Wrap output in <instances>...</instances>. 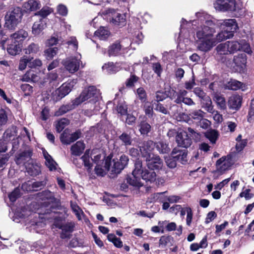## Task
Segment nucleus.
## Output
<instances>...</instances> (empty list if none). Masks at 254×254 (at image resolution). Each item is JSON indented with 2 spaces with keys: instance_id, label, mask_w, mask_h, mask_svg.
Returning <instances> with one entry per match:
<instances>
[{
  "instance_id": "obj_1",
  "label": "nucleus",
  "mask_w": 254,
  "mask_h": 254,
  "mask_svg": "<svg viewBox=\"0 0 254 254\" xmlns=\"http://www.w3.org/2000/svg\"><path fill=\"white\" fill-rule=\"evenodd\" d=\"M213 26L212 21L207 20L203 25L197 28L196 32L197 48L202 52H208L215 46L213 35L215 30Z\"/></svg>"
},
{
  "instance_id": "obj_2",
  "label": "nucleus",
  "mask_w": 254,
  "mask_h": 254,
  "mask_svg": "<svg viewBox=\"0 0 254 254\" xmlns=\"http://www.w3.org/2000/svg\"><path fill=\"white\" fill-rule=\"evenodd\" d=\"M156 178V173L151 170L143 169L142 161L139 160H136L134 163V168L132 172V177L127 178V183L131 186L139 188L143 185L141 179L146 182H153Z\"/></svg>"
},
{
  "instance_id": "obj_3",
  "label": "nucleus",
  "mask_w": 254,
  "mask_h": 254,
  "mask_svg": "<svg viewBox=\"0 0 254 254\" xmlns=\"http://www.w3.org/2000/svg\"><path fill=\"white\" fill-rule=\"evenodd\" d=\"M128 160V157L124 154L122 155L119 159H107L104 166L105 169L98 164L95 168V172L97 175L103 177L106 175V171H108L109 172L110 177L114 178L127 165Z\"/></svg>"
},
{
  "instance_id": "obj_4",
  "label": "nucleus",
  "mask_w": 254,
  "mask_h": 254,
  "mask_svg": "<svg viewBox=\"0 0 254 254\" xmlns=\"http://www.w3.org/2000/svg\"><path fill=\"white\" fill-rule=\"evenodd\" d=\"M99 95L100 91L95 86H90L85 88L78 97L73 100V108L85 101H88V102L92 105H97Z\"/></svg>"
},
{
  "instance_id": "obj_5",
  "label": "nucleus",
  "mask_w": 254,
  "mask_h": 254,
  "mask_svg": "<svg viewBox=\"0 0 254 254\" xmlns=\"http://www.w3.org/2000/svg\"><path fill=\"white\" fill-rule=\"evenodd\" d=\"M23 16L20 7H16L5 16V26L9 29H14L21 22Z\"/></svg>"
},
{
  "instance_id": "obj_6",
  "label": "nucleus",
  "mask_w": 254,
  "mask_h": 254,
  "mask_svg": "<svg viewBox=\"0 0 254 254\" xmlns=\"http://www.w3.org/2000/svg\"><path fill=\"white\" fill-rule=\"evenodd\" d=\"M241 48V45L238 42L231 41L219 44L215 50L216 54L221 56L233 54Z\"/></svg>"
},
{
  "instance_id": "obj_7",
  "label": "nucleus",
  "mask_w": 254,
  "mask_h": 254,
  "mask_svg": "<svg viewBox=\"0 0 254 254\" xmlns=\"http://www.w3.org/2000/svg\"><path fill=\"white\" fill-rule=\"evenodd\" d=\"M217 10L234 11L239 9L235 0H217L213 4Z\"/></svg>"
},
{
  "instance_id": "obj_8",
  "label": "nucleus",
  "mask_w": 254,
  "mask_h": 254,
  "mask_svg": "<svg viewBox=\"0 0 254 254\" xmlns=\"http://www.w3.org/2000/svg\"><path fill=\"white\" fill-rule=\"evenodd\" d=\"M81 55L76 57H72L67 58L63 61V64L65 68L71 73H73L78 71L81 62L80 61Z\"/></svg>"
},
{
  "instance_id": "obj_9",
  "label": "nucleus",
  "mask_w": 254,
  "mask_h": 254,
  "mask_svg": "<svg viewBox=\"0 0 254 254\" xmlns=\"http://www.w3.org/2000/svg\"><path fill=\"white\" fill-rule=\"evenodd\" d=\"M33 154V150L28 147L18 154L15 157V162L17 165H28L32 162L31 157Z\"/></svg>"
},
{
  "instance_id": "obj_10",
  "label": "nucleus",
  "mask_w": 254,
  "mask_h": 254,
  "mask_svg": "<svg viewBox=\"0 0 254 254\" xmlns=\"http://www.w3.org/2000/svg\"><path fill=\"white\" fill-rule=\"evenodd\" d=\"M217 25L220 28L234 34L238 29V25L235 19H221L217 21Z\"/></svg>"
},
{
  "instance_id": "obj_11",
  "label": "nucleus",
  "mask_w": 254,
  "mask_h": 254,
  "mask_svg": "<svg viewBox=\"0 0 254 254\" xmlns=\"http://www.w3.org/2000/svg\"><path fill=\"white\" fill-rule=\"evenodd\" d=\"M107 14L110 20L115 25L123 26L126 24L125 15L119 13L112 9H108Z\"/></svg>"
},
{
  "instance_id": "obj_12",
  "label": "nucleus",
  "mask_w": 254,
  "mask_h": 254,
  "mask_svg": "<svg viewBox=\"0 0 254 254\" xmlns=\"http://www.w3.org/2000/svg\"><path fill=\"white\" fill-rule=\"evenodd\" d=\"M146 165L151 170H159L163 166V161L158 155L152 154L146 157Z\"/></svg>"
},
{
  "instance_id": "obj_13",
  "label": "nucleus",
  "mask_w": 254,
  "mask_h": 254,
  "mask_svg": "<svg viewBox=\"0 0 254 254\" xmlns=\"http://www.w3.org/2000/svg\"><path fill=\"white\" fill-rule=\"evenodd\" d=\"M247 56L245 54H240L234 57L233 67L238 72H244L246 66Z\"/></svg>"
},
{
  "instance_id": "obj_14",
  "label": "nucleus",
  "mask_w": 254,
  "mask_h": 254,
  "mask_svg": "<svg viewBox=\"0 0 254 254\" xmlns=\"http://www.w3.org/2000/svg\"><path fill=\"white\" fill-rule=\"evenodd\" d=\"M176 141L178 146L187 148L191 144V139L188 136L187 132L182 131L178 132L176 136Z\"/></svg>"
},
{
  "instance_id": "obj_15",
  "label": "nucleus",
  "mask_w": 254,
  "mask_h": 254,
  "mask_svg": "<svg viewBox=\"0 0 254 254\" xmlns=\"http://www.w3.org/2000/svg\"><path fill=\"white\" fill-rule=\"evenodd\" d=\"M242 97L238 94H233L228 100V105L230 109L238 111L242 105Z\"/></svg>"
},
{
  "instance_id": "obj_16",
  "label": "nucleus",
  "mask_w": 254,
  "mask_h": 254,
  "mask_svg": "<svg viewBox=\"0 0 254 254\" xmlns=\"http://www.w3.org/2000/svg\"><path fill=\"white\" fill-rule=\"evenodd\" d=\"M154 146L155 144L151 140L144 141L141 143L139 147L142 156L147 157L151 155L150 153L154 149Z\"/></svg>"
},
{
  "instance_id": "obj_17",
  "label": "nucleus",
  "mask_w": 254,
  "mask_h": 254,
  "mask_svg": "<svg viewBox=\"0 0 254 254\" xmlns=\"http://www.w3.org/2000/svg\"><path fill=\"white\" fill-rule=\"evenodd\" d=\"M172 155L175 158H176L177 161L182 164H184L187 162V152L186 149L180 150L175 148L173 150Z\"/></svg>"
},
{
  "instance_id": "obj_18",
  "label": "nucleus",
  "mask_w": 254,
  "mask_h": 254,
  "mask_svg": "<svg viewBox=\"0 0 254 254\" xmlns=\"http://www.w3.org/2000/svg\"><path fill=\"white\" fill-rule=\"evenodd\" d=\"M71 85L70 83L63 84L60 88L55 91V95H57V100H59L64 97L71 91Z\"/></svg>"
},
{
  "instance_id": "obj_19",
  "label": "nucleus",
  "mask_w": 254,
  "mask_h": 254,
  "mask_svg": "<svg viewBox=\"0 0 254 254\" xmlns=\"http://www.w3.org/2000/svg\"><path fill=\"white\" fill-rule=\"evenodd\" d=\"M216 165L217 171L223 173L230 167L231 164L229 159H227L225 157H222L217 161Z\"/></svg>"
},
{
  "instance_id": "obj_20",
  "label": "nucleus",
  "mask_w": 254,
  "mask_h": 254,
  "mask_svg": "<svg viewBox=\"0 0 254 254\" xmlns=\"http://www.w3.org/2000/svg\"><path fill=\"white\" fill-rule=\"evenodd\" d=\"M126 48L123 45V43L121 44L120 43L116 42L109 46L108 54L109 57L117 56L120 54L122 49Z\"/></svg>"
},
{
  "instance_id": "obj_21",
  "label": "nucleus",
  "mask_w": 254,
  "mask_h": 254,
  "mask_svg": "<svg viewBox=\"0 0 254 254\" xmlns=\"http://www.w3.org/2000/svg\"><path fill=\"white\" fill-rule=\"evenodd\" d=\"M28 36V33L25 31L21 30L17 32L11 34L10 36V40L12 42L18 43L21 44V42L23 41Z\"/></svg>"
},
{
  "instance_id": "obj_22",
  "label": "nucleus",
  "mask_w": 254,
  "mask_h": 254,
  "mask_svg": "<svg viewBox=\"0 0 254 254\" xmlns=\"http://www.w3.org/2000/svg\"><path fill=\"white\" fill-rule=\"evenodd\" d=\"M41 3L36 0H29L24 2L23 7L26 11H35L41 7Z\"/></svg>"
},
{
  "instance_id": "obj_23",
  "label": "nucleus",
  "mask_w": 254,
  "mask_h": 254,
  "mask_svg": "<svg viewBox=\"0 0 254 254\" xmlns=\"http://www.w3.org/2000/svg\"><path fill=\"white\" fill-rule=\"evenodd\" d=\"M234 36L233 34H231V32H228L222 29V30L218 33L215 37L213 36V40L215 42V46L219 42L230 39Z\"/></svg>"
},
{
  "instance_id": "obj_24",
  "label": "nucleus",
  "mask_w": 254,
  "mask_h": 254,
  "mask_svg": "<svg viewBox=\"0 0 254 254\" xmlns=\"http://www.w3.org/2000/svg\"><path fill=\"white\" fill-rule=\"evenodd\" d=\"M85 148V145L81 141H78L71 147V154L75 156L81 155Z\"/></svg>"
},
{
  "instance_id": "obj_25",
  "label": "nucleus",
  "mask_w": 254,
  "mask_h": 254,
  "mask_svg": "<svg viewBox=\"0 0 254 254\" xmlns=\"http://www.w3.org/2000/svg\"><path fill=\"white\" fill-rule=\"evenodd\" d=\"M46 27V22L43 18L34 22L32 27V33L34 35L39 34Z\"/></svg>"
},
{
  "instance_id": "obj_26",
  "label": "nucleus",
  "mask_w": 254,
  "mask_h": 254,
  "mask_svg": "<svg viewBox=\"0 0 254 254\" xmlns=\"http://www.w3.org/2000/svg\"><path fill=\"white\" fill-rule=\"evenodd\" d=\"M213 100L216 103L219 109L225 110L227 109L226 100L222 95L215 94L213 97Z\"/></svg>"
},
{
  "instance_id": "obj_27",
  "label": "nucleus",
  "mask_w": 254,
  "mask_h": 254,
  "mask_svg": "<svg viewBox=\"0 0 254 254\" xmlns=\"http://www.w3.org/2000/svg\"><path fill=\"white\" fill-rule=\"evenodd\" d=\"M43 153L46 160L45 164L46 166L50 171L55 170L56 169L57 165L56 162L53 159L51 156L49 155L46 151L44 150L43 151Z\"/></svg>"
},
{
  "instance_id": "obj_28",
  "label": "nucleus",
  "mask_w": 254,
  "mask_h": 254,
  "mask_svg": "<svg viewBox=\"0 0 254 254\" xmlns=\"http://www.w3.org/2000/svg\"><path fill=\"white\" fill-rule=\"evenodd\" d=\"M21 50V44L18 43L12 42L8 45L7 48V52L11 55H16L18 54Z\"/></svg>"
},
{
  "instance_id": "obj_29",
  "label": "nucleus",
  "mask_w": 254,
  "mask_h": 254,
  "mask_svg": "<svg viewBox=\"0 0 254 254\" xmlns=\"http://www.w3.org/2000/svg\"><path fill=\"white\" fill-rule=\"evenodd\" d=\"M202 107L209 113H214L215 111L212 105L211 99L209 96H206L203 99Z\"/></svg>"
},
{
  "instance_id": "obj_30",
  "label": "nucleus",
  "mask_w": 254,
  "mask_h": 254,
  "mask_svg": "<svg viewBox=\"0 0 254 254\" xmlns=\"http://www.w3.org/2000/svg\"><path fill=\"white\" fill-rule=\"evenodd\" d=\"M26 168L31 175L36 176L40 172V166L38 164L34 163L33 162L28 165H26Z\"/></svg>"
},
{
  "instance_id": "obj_31",
  "label": "nucleus",
  "mask_w": 254,
  "mask_h": 254,
  "mask_svg": "<svg viewBox=\"0 0 254 254\" xmlns=\"http://www.w3.org/2000/svg\"><path fill=\"white\" fill-rule=\"evenodd\" d=\"M155 146L160 153H168L170 151L168 144L163 141L156 142Z\"/></svg>"
},
{
  "instance_id": "obj_32",
  "label": "nucleus",
  "mask_w": 254,
  "mask_h": 254,
  "mask_svg": "<svg viewBox=\"0 0 254 254\" xmlns=\"http://www.w3.org/2000/svg\"><path fill=\"white\" fill-rule=\"evenodd\" d=\"M95 34L100 40H105L108 37L109 32L106 28L102 27L97 30Z\"/></svg>"
},
{
  "instance_id": "obj_33",
  "label": "nucleus",
  "mask_w": 254,
  "mask_h": 254,
  "mask_svg": "<svg viewBox=\"0 0 254 254\" xmlns=\"http://www.w3.org/2000/svg\"><path fill=\"white\" fill-rule=\"evenodd\" d=\"M119 139L122 141V144L126 146L131 145L132 140L129 134L123 132L119 137Z\"/></svg>"
},
{
  "instance_id": "obj_34",
  "label": "nucleus",
  "mask_w": 254,
  "mask_h": 254,
  "mask_svg": "<svg viewBox=\"0 0 254 254\" xmlns=\"http://www.w3.org/2000/svg\"><path fill=\"white\" fill-rule=\"evenodd\" d=\"M205 136L212 143H215L218 136V132L214 129H211L206 131Z\"/></svg>"
},
{
  "instance_id": "obj_35",
  "label": "nucleus",
  "mask_w": 254,
  "mask_h": 254,
  "mask_svg": "<svg viewBox=\"0 0 254 254\" xmlns=\"http://www.w3.org/2000/svg\"><path fill=\"white\" fill-rule=\"evenodd\" d=\"M40 48L38 44L32 43L29 45L24 51L26 54H36L39 51Z\"/></svg>"
},
{
  "instance_id": "obj_36",
  "label": "nucleus",
  "mask_w": 254,
  "mask_h": 254,
  "mask_svg": "<svg viewBox=\"0 0 254 254\" xmlns=\"http://www.w3.org/2000/svg\"><path fill=\"white\" fill-rule=\"evenodd\" d=\"M242 82L236 80L231 79L226 84V88L233 90H236L241 87Z\"/></svg>"
},
{
  "instance_id": "obj_37",
  "label": "nucleus",
  "mask_w": 254,
  "mask_h": 254,
  "mask_svg": "<svg viewBox=\"0 0 254 254\" xmlns=\"http://www.w3.org/2000/svg\"><path fill=\"white\" fill-rule=\"evenodd\" d=\"M17 130L16 127L14 126H12L9 127L8 129L6 130V131L3 133V137L5 139L8 140L10 139L11 137L14 136L16 135Z\"/></svg>"
},
{
  "instance_id": "obj_38",
  "label": "nucleus",
  "mask_w": 254,
  "mask_h": 254,
  "mask_svg": "<svg viewBox=\"0 0 254 254\" xmlns=\"http://www.w3.org/2000/svg\"><path fill=\"white\" fill-rule=\"evenodd\" d=\"M56 226L59 228L60 229H61L64 232H68L70 233L73 231L75 224L73 222H70L63 225H57Z\"/></svg>"
},
{
  "instance_id": "obj_39",
  "label": "nucleus",
  "mask_w": 254,
  "mask_h": 254,
  "mask_svg": "<svg viewBox=\"0 0 254 254\" xmlns=\"http://www.w3.org/2000/svg\"><path fill=\"white\" fill-rule=\"evenodd\" d=\"M61 142L65 144H69L71 143V137L70 134L68 130L65 129L61 135Z\"/></svg>"
},
{
  "instance_id": "obj_40",
  "label": "nucleus",
  "mask_w": 254,
  "mask_h": 254,
  "mask_svg": "<svg viewBox=\"0 0 254 254\" xmlns=\"http://www.w3.org/2000/svg\"><path fill=\"white\" fill-rule=\"evenodd\" d=\"M205 113L201 110H194L191 112L190 115L194 120L200 121L204 117Z\"/></svg>"
},
{
  "instance_id": "obj_41",
  "label": "nucleus",
  "mask_w": 254,
  "mask_h": 254,
  "mask_svg": "<svg viewBox=\"0 0 254 254\" xmlns=\"http://www.w3.org/2000/svg\"><path fill=\"white\" fill-rule=\"evenodd\" d=\"M58 49L57 47L49 48L45 51L46 58L48 60L52 59L58 53Z\"/></svg>"
},
{
  "instance_id": "obj_42",
  "label": "nucleus",
  "mask_w": 254,
  "mask_h": 254,
  "mask_svg": "<svg viewBox=\"0 0 254 254\" xmlns=\"http://www.w3.org/2000/svg\"><path fill=\"white\" fill-rule=\"evenodd\" d=\"M70 205L73 212L75 213L78 219L81 220L83 215L82 210L76 203L71 202Z\"/></svg>"
},
{
  "instance_id": "obj_43",
  "label": "nucleus",
  "mask_w": 254,
  "mask_h": 254,
  "mask_svg": "<svg viewBox=\"0 0 254 254\" xmlns=\"http://www.w3.org/2000/svg\"><path fill=\"white\" fill-rule=\"evenodd\" d=\"M68 120L63 118L60 120L56 125V128L57 131L60 132L66 126L68 125Z\"/></svg>"
},
{
  "instance_id": "obj_44",
  "label": "nucleus",
  "mask_w": 254,
  "mask_h": 254,
  "mask_svg": "<svg viewBox=\"0 0 254 254\" xmlns=\"http://www.w3.org/2000/svg\"><path fill=\"white\" fill-rule=\"evenodd\" d=\"M151 129L150 125L147 123L141 122L140 124L139 131L141 134H147Z\"/></svg>"
},
{
  "instance_id": "obj_45",
  "label": "nucleus",
  "mask_w": 254,
  "mask_h": 254,
  "mask_svg": "<svg viewBox=\"0 0 254 254\" xmlns=\"http://www.w3.org/2000/svg\"><path fill=\"white\" fill-rule=\"evenodd\" d=\"M165 161L167 165L170 168H174L177 165V159L172 155L165 158Z\"/></svg>"
},
{
  "instance_id": "obj_46",
  "label": "nucleus",
  "mask_w": 254,
  "mask_h": 254,
  "mask_svg": "<svg viewBox=\"0 0 254 254\" xmlns=\"http://www.w3.org/2000/svg\"><path fill=\"white\" fill-rule=\"evenodd\" d=\"M30 63V58L23 57L19 61V69L21 70H24L26 67L27 65L29 66Z\"/></svg>"
},
{
  "instance_id": "obj_47",
  "label": "nucleus",
  "mask_w": 254,
  "mask_h": 254,
  "mask_svg": "<svg viewBox=\"0 0 254 254\" xmlns=\"http://www.w3.org/2000/svg\"><path fill=\"white\" fill-rule=\"evenodd\" d=\"M144 111L145 114L149 117H151L152 116L153 113V107L150 102H146L144 103Z\"/></svg>"
},
{
  "instance_id": "obj_48",
  "label": "nucleus",
  "mask_w": 254,
  "mask_h": 254,
  "mask_svg": "<svg viewBox=\"0 0 254 254\" xmlns=\"http://www.w3.org/2000/svg\"><path fill=\"white\" fill-rule=\"evenodd\" d=\"M81 159L84 163V166L88 171L90 170L91 169L92 165L90 162V157L86 152L82 156Z\"/></svg>"
},
{
  "instance_id": "obj_49",
  "label": "nucleus",
  "mask_w": 254,
  "mask_h": 254,
  "mask_svg": "<svg viewBox=\"0 0 254 254\" xmlns=\"http://www.w3.org/2000/svg\"><path fill=\"white\" fill-rule=\"evenodd\" d=\"M166 191L163 192H158L155 193L151 194L148 198L147 200V202L149 203H152L155 201H158L159 197H160V195H162L164 193H166Z\"/></svg>"
},
{
  "instance_id": "obj_50",
  "label": "nucleus",
  "mask_w": 254,
  "mask_h": 254,
  "mask_svg": "<svg viewBox=\"0 0 254 254\" xmlns=\"http://www.w3.org/2000/svg\"><path fill=\"white\" fill-rule=\"evenodd\" d=\"M20 190L18 188H16L10 194H9L8 196L10 200L14 202L20 196Z\"/></svg>"
},
{
  "instance_id": "obj_51",
  "label": "nucleus",
  "mask_w": 254,
  "mask_h": 254,
  "mask_svg": "<svg viewBox=\"0 0 254 254\" xmlns=\"http://www.w3.org/2000/svg\"><path fill=\"white\" fill-rule=\"evenodd\" d=\"M72 108L69 105L63 106L55 113V115L57 116H61L71 110Z\"/></svg>"
},
{
  "instance_id": "obj_52",
  "label": "nucleus",
  "mask_w": 254,
  "mask_h": 254,
  "mask_svg": "<svg viewBox=\"0 0 254 254\" xmlns=\"http://www.w3.org/2000/svg\"><path fill=\"white\" fill-rule=\"evenodd\" d=\"M155 106V110L156 111L159 112L165 115L169 113L167 109L162 104L160 103H157Z\"/></svg>"
},
{
  "instance_id": "obj_53",
  "label": "nucleus",
  "mask_w": 254,
  "mask_h": 254,
  "mask_svg": "<svg viewBox=\"0 0 254 254\" xmlns=\"http://www.w3.org/2000/svg\"><path fill=\"white\" fill-rule=\"evenodd\" d=\"M210 125V122L207 119L203 118L198 122L197 125L199 126L200 127L206 129Z\"/></svg>"
},
{
  "instance_id": "obj_54",
  "label": "nucleus",
  "mask_w": 254,
  "mask_h": 254,
  "mask_svg": "<svg viewBox=\"0 0 254 254\" xmlns=\"http://www.w3.org/2000/svg\"><path fill=\"white\" fill-rule=\"evenodd\" d=\"M42 64V61L38 59L32 60V59L30 58V63L29 64V67L30 68H35L37 66H40Z\"/></svg>"
},
{
  "instance_id": "obj_55",
  "label": "nucleus",
  "mask_w": 254,
  "mask_h": 254,
  "mask_svg": "<svg viewBox=\"0 0 254 254\" xmlns=\"http://www.w3.org/2000/svg\"><path fill=\"white\" fill-rule=\"evenodd\" d=\"M187 210V218H186V223L187 225L188 226H190L192 218V212L191 209L190 207H186Z\"/></svg>"
},
{
  "instance_id": "obj_56",
  "label": "nucleus",
  "mask_w": 254,
  "mask_h": 254,
  "mask_svg": "<svg viewBox=\"0 0 254 254\" xmlns=\"http://www.w3.org/2000/svg\"><path fill=\"white\" fill-rule=\"evenodd\" d=\"M127 105L123 104H119L117 108L118 113L121 115H126L127 114Z\"/></svg>"
},
{
  "instance_id": "obj_57",
  "label": "nucleus",
  "mask_w": 254,
  "mask_h": 254,
  "mask_svg": "<svg viewBox=\"0 0 254 254\" xmlns=\"http://www.w3.org/2000/svg\"><path fill=\"white\" fill-rule=\"evenodd\" d=\"M193 92L197 97L201 99L206 96L205 93L199 87L195 88Z\"/></svg>"
},
{
  "instance_id": "obj_58",
  "label": "nucleus",
  "mask_w": 254,
  "mask_h": 254,
  "mask_svg": "<svg viewBox=\"0 0 254 254\" xmlns=\"http://www.w3.org/2000/svg\"><path fill=\"white\" fill-rule=\"evenodd\" d=\"M7 121V118L4 111H0V127L4 125Z\"/></svg>"
},
{
  "instance_id": "obj_59",
  "label": "nucleus",
  "mask_w": 254,
  "mask_h": 254,
  "mask_svg": "<svg viewBox=\"0 0 254 254\" xmlns=\"http://www.w3.org/2000/svg\"><path fill=\"white\" fill-rule=\"evenodd\" d=\"M167 97V96L165 93L161 91H157L155 95V100L157 103H159L160 101H162L163 100L165 99Z\"/></svg>"
},
{
  "instance_id": "obj_60",
  "label": "nucleus",
  "mask_w": 254,
  "mask_h": 254,
  "mask_svg": "<svg viewBox=\"0 0 254 254\" xmlns=\"http://www.w3.org/2000/svg\"><path fill=\"white\" fill-rule=\"evenodd\" d=\"M152 69L158 75V76H160L162 69L161 68V64L159 63H155L153 64Z\"/></svg>"
},
{
  "instance_id": "obj_61",
  "label": "nucleus",
  "mask_w": 254,
  "mask_h": 254,
  "mask_svg": "<svg viewBox=\"0 0 254 254\" xmlns=\"http://www.w3.org/2000/svg\"><path fill=\"white\" fill-rule=\"evenodd\" d=\"M251 190L247 189L245 191L242 192L240 194V196L241 197H244L246 199L249 200L254 196V194L250 193Z\"/></svg>"
},
{
  "instance_id": "obj_62",
  "label": "nucleus",
  "mask_w": 254,
  "mask_h": 254,
  "mask_svg": "<svg viewBox=\"0 0 254 254\" xmlns=\"http://www.w3.org/2000/svg\"><path fill=\"white\" fill-rule=\"evenodd\" d=\"M138 80V77L134 75H131L126 82V86L127 87H131L134 85Z\"/></svg>"
},
{
  "instance_id": "obj_63",
  "label": "nucleus",
  "mask_w": 254,
  "mask_h": 254,
  "mask_svg": "<svg viewBox=\"0 0 254 254\" xmlns=\"http://www.w3.org/2000/svg\"><path fill=\"white\" fill-rule=\"evenodd\" d=\"M137 93L139 98L141 100L145 101L146 98V94L145 91L143 88H139L137 90Z\"/></svg>"
},
{
  "instance_id": "obj_64",
  "label": "nucleus",
  "mask_w": 254,
  "mask_h": 254,
  "mask_svg": "<svg viewBox=\"0 0 254 254\" xmlns=\"http://www.w3.org/2000/svg\"><path fill=\"white\" fill-rule=\"evenodd\" d=\"M58 13L63 15L65 16L67 13V9L66 6L63 4H60L57 8Z\"/></svg>"
}]
</instances>
